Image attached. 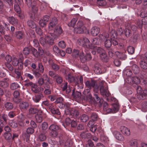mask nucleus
I'll use <instances>...</instances> for the list:
<instances>
[{"instance_id":"1","label":"nucleus","mask_w":147,"mask_h":147,"mask_svg":"<svg viewBox=\"0 0 147 147\" xmlns=\"http://www.w3.org/2000/svg\"><path fill=\"white\" fill-rule=\"evenodd\" d=\"M116 37L115 32L113 31H111L110 34L105 32L99 35L100 39L104 42L105 46L107 48L110 47L111 46V40L113 39V38H115Z\"/></svg>"},{"instance_id":"2","label":"nucleus","mask_w":147,"mask_h":147,"mask_svg":"<svg viewBox=\"0 0 147 147\" xmlns=\"http://www.w3.org/2000/svg\"><path fill=\"white\" fill-rule=\"evenodd\" d=\"M78 44L84 47L85 49H93L95 47L90 43L89 40L86 37L78 38Z\"/></svg>"},{"instance_id":"3","label":"nucleus","mask_w":147,"mask_h":147,"mask_svg":"<svg viewBox=\"0 0 147 147\" xmlns=\"http://www.w3.org/2000/svg\"><path fill=\"white\" fill-rule=\"evenodd\" d=\"M28 7H32V9L34 14L36 13L38 10L37 3L35 0H24Z\"/></svg>"},{"instance_id":"4","label":"nucleus","mask_w":147,"mask_h":147,"mask_svg":"<svg viewBox=\"0 0 147 147\" xmlns=\"http://www.w3.org/2000/svg\"><path fill=\"white\" fill-rule=\"evenodd\" d=\"M90 49L85 50V52L86 54L83 52H80V58L81 61L82 62H84L86 61L87 60H89L91 59V56L90 53Z\"/></svg>"},{"instance_id":"5","label":"nucleus","mask_w":147,"mask_h":147,"mask_svg":"<svg viewBox=\"0 0 147 147\" xmlns=\"http://www.w3.org/2000/svg\"><path fill=\"white\" fill-rule=\"evenodd\" d=\"M86 29V28L84 26L82 22L80 21L78 22L77 27L74 29V31L77 33L81 34Z\"/></svg>"},{"instance_id":"6","label":"nucleus","mask_w":147,"mask_h":147,"mask_svg":"<svg viewBox=\"0 0 147 147\" xmlns=\"http://www.w3.org/2000/svg\"><path fill=\"white\" fill-rule=\"evenodd\" d=\"M106 83L105 81H102L100 85V92L101 94L103 96H105L107 97L109 96V93L107 90V88L105 87L104 88V86L105 85Z\"/></svg>"},{"instance_id":"7","label":"nucleus","mask_w":147,"mask_h":147,"mask_svg":"<svg viewBox=\"0 0 147 147\" xmlns=\"http://www.w3.org/2000/svg\"><path fill=\"white\" fill-rule=\"evenodd\" d=\"M97 51L99 53L100 58L104 61L107 62L108 60V57L105 51L102 48L98 47Z\"/></svg>"},{"instance_id":"8","label":"nucleus","mask_w":147,"mask_h":147,"mask_svg":"<svg viewBox=\"0 0 147 147\" xmlns=\"http://www.w3.org/2000/svg\"><path fill=\"white\" fill-rule=\"evenodd\" d=\"M125 82L128 84H136L140 83V79L136 76L132 77L131 78H128L125 80Z\"/></svg>"},{"instance_id":"9","label":"nucleus","mask_w":147,"mask_h":147,"mask_svg":"<svg viewBox=\"0 0 147 147\" xmlns=\"http://www.w3.org/2000/svg\"><path fill=\"white\" fill-rule=\"evenodd\" d=\"M32 52L34 56L35 57H38L42 55L43 53V51L42 48H39L38 49V51L37 50L32 48Z\"/></svg>"},{"instance_id":"10","label":"nucleus","mask_w":147,"mask_h":147,"mask_svg":"<svg viewBox=\"0 0 147 147\" xmlns=\"http://www.w3.org/2000/svg\"><path fill=\"white\" fill-rule=\"evenodd\" d=\"M120 131L125 136H129L130 135L129 129L126 127L122 126L120 128Z\"/></svg>"},{"instance_id":"11","label":"nucleus","mask_w":147,"mask_h":147,"mask_svg":"<svg viewBox=\"0 0 147 147\" xmlns=\"http://www.w3.org/2000/svg\"><path fill=\"white\" fill-rule=\"evenodd\" d=\"M54 35L53 33L49 34H48L45 37V40H47V43L50 45H52L54 42Z\"/></svg>"},{"instance_id":"12","label":"nucleus","mask_w":147,"mask_h":147,"mask_svg":"<svg viewBox=\"0 0 147 147\" xmlns=\"http://www.w3.org/2000/svg\"><path fill=\"white\" fill-rule=\"evenodd\" d=\"M113 134L114 136L117 140L123 141L124 140L123 136L119 131H114Z\"/></svg>"},{"instance_id":"13","label":"nucleus","mask_w":147,"mask_h":147,"mask_svg":"<svg viewBox=\"0 0 147 147\" xmlns=\"http://www.w3.org/2000/svg\"><path fill=\"white\" fill-rule=\"evenodd\" d=\"M57 22V18L54 17L49 24L48 28L49 30H51L54 29Z\"/></svg>"},{"instance_id":"14","label":"nucleus","mask_w":147,"mask_h":147,"mask_svg":"<svg viewBox=\"0 0 147 147\" xmlns=\"http://www.w3.org/2000/svg\"><path fill=\"white\" fill-rule=\"evenodd\" d=\"M43 77L45 78V80L46 81L45 84L44 88L45 89H49L50 88L49 84L51 83L49 78L48 77L47 75L46 74H43Z\"/></svg>"},{"instance_id":"15","label":"nucleus","mask_w":147,"mask_h":147,"mask_svg":"<svg viewBox=\"0 0 147 147\" xmlns=\"http://www.w3.org/2000/svg\"><path fill=\"white\" fill-rule=\"evenodd\" d=\"M63 30L60 27H57L54 30V33L53 34L55 36L54 38H56L60 35L62 33Z\"/></svg>"},{"instance_id":"16","label":"nucleus","mask_w":147,"mask_h":147,"mask_svg":"<svg viewBox=\"0 0 147 147\" xmlns=\"http://www.w3.org/2000/svg\"><path fill=\"white\" fill-rule=\"evenodd\" d=\"M70 105V104L68 103H66L65 105L62 104V106L60 107L61 108H63L66 106L65 112L67 114H69L70 112H71V110L73 109L69 108Z\"/></svg>"},{"instance_id":"17","label":"nucleus","mask_w":147,"mask_h":147,"mask_svg":"<svg viewBox=\"0 0 147 147\" xmlns=\"http://www.w3.org/2000/svg\"><path fill=\"white\" fill-rule=\"evenodd\" d=\"M95 81L92 80L86 81L85 82L86 86L88 88L90 89L94 87L95 85Z\"/></svg>"},{"instance_id":"18","label":"nucleus","mask_w":147,"mask_h":147,"mask_svg":"<svg viewBox=\"0 0 147 147\" xmlns=\"http://www.w3.org/2000/svg\"><path fill=\"white\" fill-rule=\"evenodd\" d=\"M100 29L97 27H92L91 30V33L93 36H96L99 33Z\"/></svg>"},{"instance_id":"19","label":"nucleus","mask_w":147,"mask_h":147,"mask_svg":"<svg viewBox=\"0 0 147 147\" xmlns=\"http://www.w3.org/2000/svg\"><path fill=\"white\" fill-rule=\"evenodd\" d=\"M147 96V90H143L141 94H138L137 95V98L139 99H143L146 98Z\"/></svg>"},{"instance_id":"20","label":"nucleus","mask_w":147,"mask_h":147,"mask_svg":"<svg viewBox=\"0 0 147 147\" xmlns=\"http://www.w3.org/2000/svg\"><path fill=\"white\" fill-rule=\"evenodd\" d=\"M7 19L9 22L11 24L14 25H16L18 24V21L17 19L14 18L13 16L9 17L7 18Z\"/></svg>"},{"instance_id":"21","label":"nucleus","mask_w":147,"mask_h":147,"mask_svg":"<svg viewBox=\"0 0 147 147\" xmlns=\"http://www.w3.org/2000/svg\"><path fill=\"white\" fill-rule=\"evenodd\" d=\"M28 106V103L26 102H21L19 105L20 109L21 111L26 110Z\"/></svg>"},{"instance_id":"22","label":"nucleus","mask_w":147,"mask_h":147,"mask_svg":"<svg viewBox=\"0 0 147 147\" xmlns=\"http://www.w3.org/2000/svg\"><path fill=\"white\" fill-rule=\"evenodd\" d=\"M115 53L118 58L122 60H125L127 58L126 55L123 53L117 51Z\"/></svg>"},{"instance_id":"23","label":"nucleus","mask_w":147,"mask_h":147,"mask_svg":"<svg viewBox=\"0 0 147 147\" xmlns=\"http://www.w3.org/2000/svg\"><path fill=\"white\" fill-rule=\"evenodd\" d=\"M83 94L86 97L87 99L91 100L92 99V96L90 93L89 89H87L85 90Z\"/></svg>"},{"instance_id":"24","label":"nucleus","mask_w":147,"mask_h":147,"mask_svg":"<svg viewBox=\"0 0 147 147\" xmlns=\"http://www.w3.org/2000/svg\"><path fill=\"white\" fill-rule=\"evenodd\" d=\"M61 87L62 88L63 90H66V92L67 94L69 93L71 91V90L69 87L67 88V82L63 83L61 85Z\"/></svg>"},{"instance_id":"25","label":"nucleus","mask_w":147,"mask_h":147,"mask_svg":"<svg viewBox=\"0 0 147 147\" xmlns=\"http://www.w3.org/2000/svg\"><path fill=\"white\" fill-rule=\"evenodd\" d=\"M140 16L142 18V22L144 23L145 24H147V15L145 12H142L140 14Z\"/></svg>"},{"instance_id":"26","label":"nucleus","mask_w":147,"mask_h":147,"mask_svg":"<svg viewBox=\"0 0 147 147\" xmlns=\"http://www.w3.org/2000/svg\"><path fill=\"white\" fill-rule=\"evenodd\" d=\"M125 77V81L128 78H131L132 77L131 76L132 74V72L131 71L127 69L125 70L124 71Z\"/></svg>"},{"instance_id":"27","label":"nucleus","mask_w":147,"mask_h":147,"mask_svg":"<svg viewBox=\"0 0 147 147\" xmlns=\"http://www.w3.org/2000/svg\"><path fill=\"white\" fill-rule=\"evenodd\" d=\"M65 78L69 82H75L74 77L70 74H68V75L65 77Z\"/></svg>"},{"instance_id":"28","label":"nucleus","mask_w":147,"mask_h":147,"mask_svg":"<svg viewBox=\"0 0 147 147\" xmlns=\"http://www.w3.org/2000/svg\"><path fill=\"white\" fill-rule=\"evenodd\" d=\"M42 97H43V95L42 94H40L33 97L32 100L34 102H38L40 100L41 98Z\"/></svg>"},{"instance_id":"29","label":"nucleus","mask_w":147,"mask_h":147,"mask_svg":"<svg viewBox=\"0 0 147 147\" xmlns=\"http://www.w3.org/2000/svg\"><path fill=\"white\" fill-rule=\"evenodd\" d=\"M74 92L73 90L72 95H73L74 98L76 99L79 100L81 98V92H79L76 91L75 93H74Z\"/></svg>"},{"instance_id":"30","label":"nucleus","mask_w":147,"mask_h":147,"mask_svg":"<svg viewBox=\"0 0 147 147\" xmlns=\"http://www.w3.org/2000/svg\"><path fill=\"white\" fill-rule=\"evenodd\" d=\"M132 69L134 73L135 74H137L139 72V67L136 64H134L132 65Z\"/></svg>"},{"instance_id":"31","label":"nucleus","mask_w":147,"mask_h":147,"mask_svg":"<svg viewBox=\"0 0 147 147\" xmlns=\"http://www.w3.org/2000/svg\"><path fill=\"white\" fill-rule=\"evenodd\" d=\"M77 19L76 18H73L68 23V25L69 27H73L76 24Z\"/></svg>"},{"instance_id":"32","label":"nucleus","mask_w":147,"mask_h":147,"mask_svg":"<svg viewBox=\"0 0 147 147\" xmlns=\"http://www.w3.org/2000/svg\"><path fill=\"white\" fill-rule=\"evenodd\" d=\"M129 144L131 147H138V142L136 140H131L129 142Z\"/></svg>"},{"instance_id":"33","label":"nucleus","mask_w":147,"mask_h":147,"mask_svg":"<svg viewBox=\"0 0 147 147\" xmlns=\"http://www.w3.org/2000/svg\"><path fill=\"white\" fill-rule=\"evenodd\" d=\"M4 80H5V81L4 80L0 81V86L3 88H5L8 85V83L6 82L8 80V79L7 78H5Z\"/></svg>"},{"instance_id":"34","label":"nucleus","mask_w":147,"mask_h":147,"mask_svg":"<svg viewBox=\"0 0 147 147\" xmlns=\"http://www.w3.org/2000/svg\"><path fill=\"white\" fill-rule=\"evenodd\" d=\"M5 107L7 110H9L11 109L13 107V104L10 102H7L5 104Z\"/></svg>"},{"instance_id":"35","label":"nucleus","mask_w":147,"mask_h":147,"mask_svg":"<svg viewBox=\"0 0 147 147\" xmlns=\"http://www.w3.org/2000/svg\"><path fill=\"white\" fill-rule=\"evenodd\" d=\"M41 112L40 113H38L35 116L36 121L39 123L41 122L42 121V115Z\"/></svg>"},{"instance_id":"36","label":"nucleus","mask_w":147,"mask_h":147,"mask_svg":"<svg viewBox=\"0 0 147 147\" xmlns=\"http://www.w3.org/2000/svg\"><path fill=\"white\" fill-rule=\"evenodd\" d=\"M80 119L82 122H85L88 120L89 117L86 115L83 114L80 116Z\"/></svg>"},{"instance_id":"37","label":"nucleus","mask_w":147,"mask_h":147,"mask_svg":"<svg viewBox=\"0 0 147 147\" xmlns=\"http://www.w3.org/2000/svg\"><path fill=\"white\" fill-rule=\"evenodd\" d=\"M24 36V33L23 32L18 31L16 33V38L19 39H22Z\"/></svg>"},{"instance_id":"38","label":"nucleus","mask_w":147,"mask_h":147,"mask_svg":"<svg viewBox=\"0 0 147 147\" xmlns=\"http://www.w3.org/2000/svg\"><path fill=\"white\" fill-rule=\"evenodd\" d=\"M80 135L82 138H89L90 136V134L88 133L83 132H82Z\"/></svg>"},{"instance_id":"39","label":"nucleus","mask_w":147,"mask_h":147,"mask_svg":"<svg viewBox=\"0 0 147 147\" xmlns=\"http://www.w3.org/2000/svg\"><path fill=\"white\" fill-rule=\"evenodd\" d=\"M79 113L77 110H75L74 109H73L70 112L69 115H75L76 117H77L79 115Z\"/></svg>"},{"instance_id":"40","label":"nucleus","mask_w":147,"mask_h":147,"mask_svg":"<svg viewBox=\"0 0 147 147\" xmlns=\"http://www.w3.org/2000/svg\"><path fill=\"white\" fill-rule=\"evenodd\" d=\"M141 67L143 69H147V63L144 61H141L140 62Z\"/></svg>"},{"instance_id":"41","label":"nucleus","mask_w":147,"mask_h":147,"mask_svg":"<svg viewBox=\"0 0 147 147\" xmlns=\"http://www.w3.org/2000/svg\"><path fill=\"white\" fill-rule=\"evenodd\" d=\"M28 26L32 28H34L36 27V24L32 21L29 20L28 22Z\"/></svg>"},{"instance_id":"42","label":"nucleus","mask_w":147,"mask_h":147,"mask_svg":"<svg viewBox=\"0 0 147 147\" xmlns=\"http://www.w3.org/2000/svg\"><path fill=\"white\" fill-rule=\"evenodd\" d=\"M38 112V110L35 108L31 107L29 109V113L30 114H34Z\"/></svg>"},{"instance_id":"43","label":"nucleus","mask_w":147,"mask_h":147,"mask_svg":"<svg viewBox=\"0 0 147 147\" xmlns=\"http://www.w3.org/2000/svg\"><path fill=\"white\" fill-rule=\"evenodd\" d=\"M20 87L18 84L16 82L12 83L10 86L11 89L12 90H15Z\"/></svg>"},{"instance_id":"44","label":"nucleus","mask_w":147,"mask_h":147,"mask_svg":"<svg viewBox=\"0 0 147 147\" xmlns=\"http://www.w3.org/2000/svg\"><path fill=\"white\" fill-rule=\"evenodd\" d=\"M38 139L39 141L42 142L46 140V137L45 134H40L38 136Z\"/></svg>"},{"instance_id":"45","label":"nucleus","mask_w":147,"mask_h":147,"mask_svg":"<svg viewBox=\"0 0 147 147\" xmlns=\"http://www.w3.org/2000/svg\"><path fill=\"white\" fill-rule=\"evenodd\" d=\"M37 69L39 72L42 73L44 72V67L41 63H38Z\"/></svg>"},{"instance_id":"46","label":"nucleus","mask_w":147,"mask_h":147,"mask_svg":"<svg viewBox=\"0 0 147 147\" xmlns=\"http://www.w3.org/2000/svg\"><path fill=\"white\" fill-rule=\"evenodd\" d=\"M49 129L52 131H55L58 130L59 129V127L57 125L53 124L50 126Z\"/></svg>"},{"instance_id":"47","label":"nucleus","mask_w":147,"mask_h":147,"mask_svg":"<svg viewBox=\"0 0 147 147\" xmlns=\"http://www.w3.org/2000/svg\"><path fill=\"white\" fill-rule=\"evenodd\" d=\"M100 139L102 142L104 143H107L109 140L108 138L104 135L101 136Z\"/></svg>"},{"instance_id":"48","label":"nucleus","mask_w":147,"mask_h":147,"mask_svg":"<svg viewBox=\"0 0 147 147\" xmlns=\"http://www.w3.org/2000/svg\"><path fill=\"white\" fill-rule=\"evenodd\" d=\"M72 144L73 143L71 140H67L65 142V147H70L72 145Z\"/></svg>"},{"instance_id":"49","label":"nucleus","mask_w":147,"mask_h":147,"mask_svg":"<svg viewBox=\"0 0 147 147\" xmlns=\"http://www.w3.org/2000/svg\"><path fill=\"white\" fill-rule=\"evenodd\" d=\"M93 142L90 140H89L86 144L85 147H95Z\"/></svg>"},{"instance_id":"50","label":"nucleus","mask_w":147,"mask_h":147,"mask_svg":"<svg viewBox=\"0 0 147 147\" xmlns=\"http://www.w3.org/2000/svg\"><path fill=\"white\" fill-rule=\"evenodd\" d=\"M131 33V31L129 29H126L125 31V36L127 37H129L130 36Z\"/></svg>"},{"instance_id":"51","label":"nucleus","mask_w":147,"mask_h":147,"mask_svg":"<svg viewBox=\"0 0 147 147\" xmlns=\"http://www.w3.org/2000/svg\"><path fill=\"white\" fill-rule=\"evenodd\" d=\"M79 52L78 50L74 49V50L72 53V56L76 57H80V55H79Z\"/></svg>"},{"instance_id":"52","label":"nucleus","mask_w":147,"mask_h":147,"mask_svg":"<svg viewBox=\"0 0 147 147\" xmlns=\"http://www.w3.org/2000/svg\"><path fill=\"white\" fill-rule=\"evenodd\" d=\"M112 107L114 113H115L118 111L119 109V106L117 104H114L113 105Z\"/></svg>"},{"instance_id":"53","label":"nucleus","mask_w":147,"mask_h":147,"mask_svg":"<svg viewBox=\"0 0 147 147\" xmlns=\"http://www.w3.org/2000/svg\"><path fill=\"white\" fill-rule=\"evenodd\" d=\"M142 110L143 112L146 111L147 109V102H143L142 105Z\"/></svg>"},{"instance_id":"54","label":"nucleus","mask_w":147,"mask_h":147,"mask_svg":"<svg viewBox=\"0 0 147 147\" xmlns=\"http://www.w3.org/2000/svg\"><path fill=\"white\" fill-rule=\"evenodd\" d=\"M91 42L92 44L97 45L99 44V40L97 38H95L92 39Z\"/></svg>"},{"instance_id":"55","label":"nucleus","mask_w":147,"mask_h":147,"mask_svg":"<svg viewBox=\"0 0 147 147\" xmlns=\"http://www.w3.org/2000/svg\"><path fill=\"white\" fill-rule=\"evenodd\" d=\"M5 138L7 140H10L11 138V134L9 132H5L4 135Z\"/></svg>"},{"instance_id":"56","label":"nucleus","mask_w":147,"mask_h":147,"mask_svg":"<svg viewBox=\"0 0 147 147\" xmlns=\"http://www.w3.org/2000/svg\"><path fill=\"white\" fill-rule=\"evenodd\" d=\"M40 42L41 44L43 46L45 45L47 43V40H45V39L42 37L40 38Z\"/></svg>"},{"instance_id":"57","label":"nucleus","mask_w":147,"mask_h":147,"mask_svg":"<svg viewBox=\"0 0 147 147\" xmlns=\"http://www.w3.org/2000/svg\"><path fill=\"white\" fill-rule=\"evenodd\" d=\"M71 120L69 118H66L65 122L63 123V125L65 127V125H69L71 123Z\"/></svg>"},{"instance_id":"58","label":"nucleus","mask_w":147,"mask_h":147,"mask_svg":"<svg viewBox=\"0 0 147 147\" xmlns=\"http://www.w3.org/2000/svg\"><path fill=\"white\" fill-rule=\"evenodd\" d=\"M19 63V62L18 58L16 57L13 58L12 61V64L13 65L16 66L18 65Z\"/></svg>"},{"instance_id":"59","label":"nucleus","mask_w":147,"mask_h":147,"mask_svg":"<svg viewBox=\"0 0 147 147\" xmlns=\"http://www.w3.org/2000/svg\"><path fill=\"white\" fill-rule=\"evenodd\" d=\"M53 51L56 55H58L59 54L60 50L56 46H54L53 47Z\"/></svg>"},{"instance_id":"60","label":"nucleus","mask_w":147,"mask_h":147,"mask_svg":"<svg viewBox=\"0 0 147 147\" xmlns=\"http://www.w3.org/2000/svg\"><path fill=\"white\" fill-rule=\"evenodd\" d=\"M10 125L11 127L13 128H16L18 126V124L14 120H12L10 123Z\"/></svg>"},{"instance_id":"61","label":"nucleus","mask_w":147,"mask_h":147,"mask_svg":"<svg viewBox=\"0 0 147 147\" xmlns=\"http://www.w3.org/2000/svg\"><path fill=\"white\" fill-rule=\"evenodd\" d=\"M94 71L96 74H99L102 72L100 68L96 66L95 67Z\"/></svg>"},{"instance_id":"62","label":"nucleus","mask_w":147,"mask_h":147,"mask_svg":"<svg viewBox=\"0 0 147 147\" xmlns=\"http://www.w3.org/2000/svg\"><path fill=\"white\" fill-rule=\"evenodd\" d=\"M45 78H40L38 80V83L40 86L43 84L44 83Z\"/></svg>"},{"instance_id":"63","label":"nucleus","mask_w":147,"mask_h":147,"mask_svg":"<svg viewBox=\"0 0 147 147\" xmlns=\"http://www.w3.org/2000/svg\"><path fill=\"white\" fill-rule=\"evenodd\" d=\"M59 46L61 48H64L66 47V45L63 41H61L58 43Z\"/></svg>"},{"instance_id":"64","label":"nucleus","mask_w":147,"mask_h":147,"mask_svg":"<svg viewBox=\"0 0 147 147\" xmlns=\"http://www.w3.org/2000/svg\"><path fill=\"white\" fill-rule=\"evenodd\" d=\"M140 78L143 80L144 84L147 87V76L145 75L144 76H143L141 75Z\"/></svg>"}]
</instances>
